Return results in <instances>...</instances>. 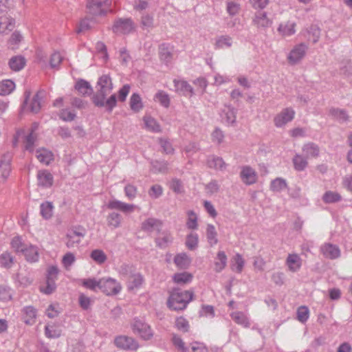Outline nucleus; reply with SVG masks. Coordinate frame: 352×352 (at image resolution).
<instances>
[{"mask_svg": "<svg viewBox=\"0 0 352 352\" xmlns=\"http://www.w3.org/2000/svg\"><path fill=\"white\" fill-rule=\"evenodd\" d=\"M159 54L160 59L166 63L169 62L172 58V53L169 50L168 47L164 43L160 46Z\"/></svg>", "mask_w": 352, "mask_h": 352, "instance_id": "43", "label": "nucleus"}, {"mask_svg": "<svg viewBox=\"0 0 352 352\" xmlns=\"http://www.w3.org/2000/svg\"><path fill=\"white\" fill-rule=\"evenodd\" d=\"M122 289L119 283L111 278H102L100 279V290L107 296L116 295Z\"/></svg>", "mask_w": 352, "mask_h": 352, "instance_id": "3", "label": "nucleus"}, {"mask_svg": "<svg viewBox=\"0 0 352 352\" xmlns=\"http://www.w3.org/2000/svg\"><path fill=\"white\" fill-rule=\"evenodd\" d=\"M188 221L186 222V226L189 229L195 230L197 228V217L196 214L192 210L188 212Z\"/></svg>", "mask_w": 352, "mask_h": 352, "instance_id": "50", "label": "nucleus"}, {"mask_svg": "<svg viewBox=\"0 0 352 352\" xmlns=\"http://www.w3.org/2000/svg\"><path fill=\"white\" fill-rule=\"evenodd\" d=\"M45 333L47 338H57L60 336L61 330L54 324H48L45 326Z\"/></svg>", "mask_w": 352, "mask_h": 352, "instance_id": "41", "label": "nucleus"}, {"mask_svg": "<svg viewBox=\"0 0 352 352\" xmlns=\"http://www.w3.org/2000/svg\"><path fill=\"white\" fill-rule=\"evenodd\" d=\"M194 293L192 291L182 290L175 288L172 290L168 299V307L173 310L184 309L187 305L192 300Z\"/></svg>", "mask_w": 352, "mask_h": 352, "instance_id": "2", "label": "nucleus"}, {"mask_svg": "<svg viewBox=\"0 0 352 352\" xmlns=\"http://www.w3.org/2000/svg\"><path fill=\"white\" fill-rule=\"evenodd\" d=\"M240 10V5L233 1L227 3V12L230 16L236 15Z\"/></svg>", "mask_w": 352, "mask_h": 352, "instance_id": "62", "label": "nucleus"}, {"mask_svg": "<svg viewBox=\"0 0 352 352\" xmlns=\"http://www.w3.org/2000/svg\"><path fill=\"white\" fill-rule=\"evenodd\" d=\"M309 318V309L305 306L300 307L297 310V318L301 322H305Z\"/></svg>", "mask_w": 352, "mask_h": 352, "instance_id": "57", "label": "nucleus"}, {"mask_svg": "<svg viewBox=\"0 0 352 352\" xmlns=\"http://www.w3.org/2000/svg\"><path fill=\"white\" fill-rule=\"evenodd\" d=\"M240 177L246 185H252L256 183L257 180L256 173L252 168L248 166L242 168Z\"/></svg>", "mask_w": 352, "mask_h": 352, "instance_id": "10", "label": "nucleus"}, {"mask_svg": "<svg viewBox=\"0 0 352 352\" xmlns=\"http://www.w3.org/2000/svg\"><path fill=\"white\" fill-rule=\"evenodd\" d=\"M76 89L83 96H90L93 94V88L89 82L80 79L76 83Z\"/></svg>", "mask_w": 352, "mask_h": 352, "instance_id": "19", "label": "nucleus"}, {"mask_svg": "<svg viewBox=\"0 0 352 352\" xmlns=\"http://www.w3.org/2000/svg\"><path fill=\"white\" fill-rule=\"evenodd\" d=\"M46 91L43 89L38 90L34 96L30 106L32 113H37L41 108V100L45 96Z\"/></svg>", "mask_w": 352, "mask_h": 352, "instance_id": "16", "label": "nucleus"}, {"mask_svg": "<svg viewBox=\"0 0 352 352\" xmlns=\"http://www.w3.org/2000/svg\"><path fill=\"white\" fill-rule=\"evenodd\" d=\"M53 204L50 201H45L40 206V213L45 219H50L53 215Z\"/></svg>", "mask_w": 352, "mask_h": 352, "instance_id": "28", "label": "nucleus"}, {"mask_svg": "<svg viewBox=\"0 0 352 352\" xmlns=\"http://www.w3.org/2000/svg\"><path fill=\"white\" fill-rule=\"evenodd\" d=\"M162 221L155 218H148L142 223V230L144 232H151L156 230L160 232L162 228Z\"/></svg>", "mask_w": 352, "mask_h": 352, "instance_id": "13", "label": "nucleus"}, {"mask_svg": "<svg viewBox=\"0 0 352 352\" xmlns=\"http://www.w3.org/2000/svg\"><path fill=\"white\" fill-rule=\"evenodd\" d=\"M107 208L111 210H118L124 213H129L134 211L135 206L113 199L109 201Z\"/></svg>", "mask_w": 352, "mask_h": 352, "instance_id": "11", "label": "nucleus"}, {"mask_svg": "<svg viewBox=\"0 0 352 352\" xmlns=\"http://www.w3.org/2000/svg\"><path fill=\"white\" fill-rule=\"evenodd\" d=\"M235 264L232 266V270H235L238 273H241L243 270L245 261L242 256L239 254H236L234 257Z\"/></svg>", "mask_w": 352, "mask_h": 352, "instance_id": "56", "label": "nucleus"}, {"mask_svg": "<svg viewBox=\"0 0 352 352\" xmlns=\"http://www.w3.org/2000/svg\"><path fill=\"white\" fill-rule=\"evenodd\" d=\"M253 21L258 28H267L271 24V21L267 17L265 12H257Z\"/></svg>", "mask_w": 352, "mask_h": 352, "instance_id": "27", "label": "nucleus"}, {"mask_svg": "<svg viewBox=\"0 0 352 352\" xmlns=\"http://www.w3.org/2000/svg\"><path fill=\"white\" fill-rule=\"evenodd\" d=\"M159 144L166 154H173L174 153V148H173L171 143L167 140L160 138Z\"/></svg>", "mask_w": 352, "mask_h": 352, "instance_id": "59", "label": "nucleus"}, {"mask_svg": "<svg viewBox=\"0 0 352 352\" xmlns=\"http://www.w3.org/2000/svg\"><path fill=\"white\" fill-rule=\"evenodd\" d=\"M175 326L178 330L184 333L188 332L190 327L188 320L183 317H179L176 319Z\"/></svg>", "mask_w": 352, "mask_h": 352, "instance_id": "52", "label": "nucleus"}, {"mask_svg": "<svg viewBox=\"0 0 352 352\" xmlns=\"http://www.w3.org/2000/svg\"><path fill=\"white\" fill-rule=\"evenodd\" d=\"M308 33L309 36L312 37L311 39L314 43H316L318 41L320 36V29L318 25H311L308 30Z\"/></svg>", "mask_w": 352, "mask_h": 352, "instance_id": "53", "label": "nucleus"}, {"mask_svg": "<svg viewBox=\"0 0 352 352\" xmlns=\"http://www.w3.org/2000/svg\"><path fill=\"white\" fill-rule=\"evenodd\" d=\"M329 115L339 122H345L349 120L347 111L342 109L331 107L329 111Z\"/></svg>", "mask_w": 352, "mask_h": 352, "instance_id": "17", "label": "nucleus"}, {"mask_svg": "<svg viewBox=\"0 0 352 352\" xmlns=\"http://www.w3.org/2000/svg\"><path fill=\"white\" fill-rule=\"evenodd\" d=\"M127 287L129 291L139 288L144 282V278L140 273H134L129 277Z\"/></svg>", "mask_w": 352, "mask_h": 352, "instance_id": "21", "label": "nucleus"}, {"mask_svg": "<svg viewBox=\"0 0 352 352\" xmlns=\"http://www.w3.org/2000/svg\"><path fill=\"white\" fill-rule=\"evenodd\" d=\"M76 116V113L65 109H62L59 114L60 118L66 122L74 120Z\"/></svg>", "mask_w": 352, "mask_h": 352, "instance_id": "60", "label": "nucleus"}, {"mask_svg": "<svg viewBox=\"0 0 352 352\" xmlns=\"http://www.w3.org/2000/svg\"><path fill=\"white\" fill-rule=\"evenodd\" d=\"M107 221L109 227L117 228L120 226L122 217L120 214L113 212L109 214Z\"/></svg>", "mask_w": 352, "mask_h": 352, "instance_id": "38", "label": "nucleus"}, {"mask_svg": "<svg viewBox=\"0 0 352 352\" xmlns=\"http://www.w3.org/2000/svg\"><path fill=\"white\" fill-rule=\"evenodd\" d=\"M115 345L122 349L135 351L138 349L139 344L131 337L120 336L114 340Z\"/></svg>", "mask_w": 352, "mask_h": 352, "instance_id": "7", "label": "nucleus"}, {"mask_svg": "<svg viewBox=\"0 0 352 352\" xmlns=\"http://www.w3.org/2000/svg\"><path fill=\"white\" fill-rule=\"evenodd\" d=\"M227 264V256L223 251H219L214 262L215 271L220 272L223 270Z\"/></svg>", "mask_w": 352, "mask_h": 352, "instance_id": "30", "label": "nucleus"}, {"mask_svg": "<svg viewBox=\"0 0 352 352\" xmlns=\"http://www.w3.org/2000/svg\"><path fill=\"white\" fill-rule=\"evenodd\" d=\"M25 259L29 262H36L38 260V248L36 246L30 245L22 252Z\"/></svg>", "mask_w": 352, "mask_h": 352, "instance_id": "22", "label": "nucleus"}, {"mask_svg": "<svg viewBox=\"0 0 352 352\" xmlns=\"http://www.w3.org/2000/svg\"><path fill=\"white\" fill-rule=\"evenodd\" d=\"M36 316V309L33 307L29 306L23 309V320L25 324H32L34 323Z\"/></svg>", "mask_w": 352, "mask_h": 352, "instance_id": "29", "label": "nucleus"}, {"mask_svg": "<svg viewBox=\"0 0 352 352\" xmlns=\"http://www.w3.org/2000/svg\"><path fill=\"white\" fill-rule=\"evenodd\" d=\"M11 245L12 248L16 252H21L24 250V249L27 247V245L24 244L21 241V239L20 236H15L13 238L11 242Z\"/></svg>", "mask_w": 352, "mask_h": 352, "instance_id": "54", "label": "nucleus"}, {"mask_svg": "<svg viewBox=\"0 0 352 352\" xmlns=\"http://www.w3.org/2000/svg\"><path fill=\"white\" fill-rule=\"evenodd\" d=\"M175 265L181 269H186L190 263V259L185 253L177 254L174 258Z\"/></svg>", "mask_w": 352, "mask_h": 352, "instance_id": "33", "label": "nucleus"}, {"mask_svg": "<svg viewBox=\"0 0 352 352\" xmlns=\"http://www.w3.org/2000/svg\"><path fill=\"white\" fill-rule=\"evenodd\" d=\"M96 87V92L91 97L93 104L97 107H104L107 111L111 113L117 104V97L114 94L107 98L113 87L110 76L107 74L101 76L98 78Z\"/></svg>", "mask_w": 352, "mask_h": 352, "instance_id": "1", "label": "nucleus"}, {"mask_svg": "<svg viewBox=\"0 0 352 352\" xmlns=\"http://www.w3.org/2000/svg\"><path fill=\"white\" fill-rule=\"evenodd\" d=\"M155 98L157 99L160 102V104L162 106H164V107H169L170 98H169L168 95L166 92H164L163 91H158L155 94Z\"/></svg>", "mask_w": 352, "mask_h": 352, "instance_id": "49", "label": "nucleus"}, {"mask_svg": "<svg viewBox=\"0 0 352 352\" xmlns=\"http://www.w3.org/2000/svg\"><path fill=\"white\" fill-rule=\"evenodd\" d=\"M12 155L8 152L3 155L0 161V182H4L11 171V160Z\"/></svg>", "mask_w": 352, "mask_h": 352, "instance_id": "6", "label": "nucleus"}, {"mask_svg": "<svg viewBox=\"0 0 352 352\" xmlns=\"http://www.w3.org/2000/svg\"><path fill=\"white\" fill-rule=\"evenodd\" d=\"M37 179L38 185L43 187L49 188L53 184V176L46 170L38 171Z\"/></svg>", "mask_w": 352, "mask_h": 352, "instance_id": "15", "label": "nucleus"}, {"mask_svg": "<svg viewBox=\"0 0 352 352\" xmlns=\"http://www.w3.org/2000/svg\"><path fill=\"white\" fill-rule=\"evenodd\" d=\"M298 256L296 254H289L287 258V263L290 270L295 272L300 268L298 263Z\"/></svg>", "mask_w": 352, "mask_h": 352, "instance_id": "48", "label": "nucleus"}, {"mask_svg": "<svg viewBox=\"0 0 352 352\" xmlns=\"http://www.w3.org/2000/svg\"><path fill=\"white\" fill-rule=\"evenodd\" d=\"M287 187L286 181L280 177L276 178L272 180L270 184V189L274 192H280L287 188Z\"/></svg>", "mask_w": 352, "mask_h": 352, "instance_id": "39", "label": "nucleus"}, {"mask_svg": "<svg viewBox=\"0 0 352 352\" xmlns=\"http://www.w3.org/2000/svg\"><path fill=\"white\" fill-rule=\"evenodd\" d=\"M342 197L338 192L333 191H327L322 196V201L325 204H333L341 200Z\"/></svg>", "mask_w": 352, "mask_h": 352, "instance_id": "37", "label": "nucleus"}, {"mask_svg": "<svg viewBox=\"0 0 352 352\" xmlns=\"http://www.w3.org/2000/svg\"><path fill=\"white\" fill-rule=\"evenodd\" d=\"M13 257L8 252H5L0 255V263L5 267H10L13 263Z\"/></svg>", "mask_w": 352, "mask_h": 352, "instance_id": "51", "label": "nucleus"}, {"mask_svg": "<svg viewBox=\"0 0 352 352\" xmlns=\"http://www.w3.org/2000/svg\"><path fill=\"white\" fill-rule=\"evenodd\" d=\"M82 285L89 289L96 292L97 288L100 289V279L98 280L96 278L83 279Z\"/></svg>", "mask_w": 352, "mask_h": 352, "instance_id": "46", "label": "nucleus"}, {"mask_svg": "<svg viewBox=\"0 0 352 352\" xmlns=\"http://www.w3.org/2000/svg\"><path fill=\"white\" fill-rule=\"evenodd\" d=\"M295 23L287 21L285 24H280L278 28V31L283 36H291L295 33Z\"/></svg>", "mask_w": 352, "mask_h": 352, "instance_id": "32", "label": "nucleus"}, {"mask_svg": "<svg viewBox=\"0 0 352 352\" xmlns=\"http://www.w3.org/2000/svg\"><path fill=\"white\" fill-rule=\"evenodd\" d=\"M134 28L131 19H118L112 26V31L116 34H129Z\"/></svg>", "mask_w": 352, "mask_h": 352, "instance_id": "5", "label": "nucleus"}, {"mask_svg": "<svg viewBox=\"0 0 352 352\" xmlns=\"http://www.w3.org/2000/svg\"><path fill=\"white\" fill-rule=\"evenodd\" d=\"M131 327L134 333L140 336L143 340H148L153 336L151 327L141 320L135 319Z\"/></svg>", "mask_w": 352, "mask_h": 352, "instance_id": "4", "label": "nucleus"}, {"mask_svg": "<svg viewBox=\"0 0 352 352\" xmlns=\"http://www.w3.org/2000/svg\"><path fill=\"white\" fill-rule=\"evenodd\" d=\"M231 318L238 324L243 326L245 328H248L250 326L249 319L247 316L242 311H234L230 314Z\"/></svg>", "mask_w": 352, "mask_h": 352, "instance_id": "23", "label": "nucleus"}, {"mask_svg": "<svg viewBox=\"0 0 352 352\" xmlns=\"http://www.w3.org/2000/svg\"><path fill=\"white\" fill-rule=\"evenodd\" d=\"M36 158L41 163L49 164L53 160V154L46 149H38L36 151Z\"/></svg>", "mask_w": 352, "mask_h": 352, "instance_id": "31", "label": "nucleus"}, {"mask_svg": "<svg viewBox=\"0 0 352 352\" xmlns=\"http://www.w3.org/2000/svg\"><path fill=\"white\" fill-rule=\"evenodd\" d=\"M135 272V269L133 265L128 264H122L119 270V273L124 276L130 277Z\"/></svg>", "mask_w": 352, "mask_h": 352, "instance_id": "58", "label": "nucleus"}, {"mask_svg": "<svg viewBox=\"0 0 352 352\" xmlns=\"http://www.w3.org/2000/svg\"><path fill=\"white\" fill-rule=\"evenodd\" d=\"M144 121L147 129L153 132H160L161 131L160 124L151 117H144Z\"/></svg>", "mask_w": 352, "mask_h": 352, "instance_id": "44", "label": "nucleus"}, {"mask_svg": "<svg viewBox=\"0 0 352 352\" xmlns=\"http://www.w3.org/2000/svg\"><path fill=\"white\" fill-rule=\"evenodd\" d=\"M173 343L182 352H186L187 348L185 346V344L182 339L177 335L173 336Z\"/></svg>", "mask_w": 352, "mask_h": 352, "instance_id": "61", "label": "nucleus"}, {"mask_svg": "<svg viewBox=\"0 0 352 352\" xmlns=\"http://www.w3.org/2000/svg\"><path fill=\"white\" fill-rule=\"evenodd\" d=\"M130 108L135 112L138 113L143 109V103L140 95L137 93H134L130 98Z\"/></svg>", "mask_w": 352, "mask_h": 352, "instance_id": "26", "label": "nucleus"}, {"mask_svg": "<svg viewBox=\"0 0 352 352\" xmlns=\"http://www.w3.org/2000/svg\"><path fill=\"white\" fill-rule=\"evenodd\" d=\"M215 45L217 48L229 47L232 45V38L229 36H221L217 39Z\"/></svg>", "mask_w": 352, "mask_h": 352, "instance_id": "55", "label": "nucleus"}, {"mask_svg": "<svg viewBox=\"0 0 352 352\" xmlns=\"http://www.w3.org/2000/svg\"><path fill=\"white\" fill-rule=\"evenodd\" d=\"M307 48L302 43L296 45L288 56L289 62L292 65L298 63L305 56Z\"/></svg>", "mask_w": 352, "mask_h": 352, "instance_id": "8", "label": "nucleus"}, {"mask_svg": "<svg viewBox=\"0 0 352 352\" xmlns=\"http://www.w3.org/2000/svg\"><path fill=\"white\" fill-rule=\"evenodd\" d=\"M173 238L168 233H163L162 236L155 239L157 246L160 248H166L172 242Z\"/></svg>", "mask_w": 352, "mask_h": 352, "instance_id": "42", "label": "nucleus"}, {"mask_svg": "<svg viewBox=\"0 0 352 352\" xmlns=\"http://www.w3.org/2000/svg\"><path fill=\"white\" fill-rule=\"evenodd\" d=\"M90 257L99 265L104 263L107 259L104 252L99 249L94 250L91 252Z\"/></svg>", "mask_w": 352, "mask_h": 352, "instance_id": "40", "label": "nucleus"}, {"mask_svg": "<svg viewBox=\"0 0 352 352\" xmlns=\"http://www.w3.org/2000/svg\"><path fill=\"white\" fill-rule=\"evenodd\" d=\"M192 279V274L187 272L176 273L173 276L174 282L179 285L188 283L191 282Z\"/></svg>", "mask_w": 352, "mask_h": 352, "instance_id": "34", "label": "nucleus"}, {"mask_svg": "<svg viewBox=\"0 0 352 352\" xmlns=\"http://www.w3.org/2000/svg\"><path fill=\"white\" fill-rule=\"evenodd\" d=\"M124 192L129 199L132 200L136 197L137 188L131 184H127L124 188Z\"/></svg>", "mask_w": 352, "mask_h": 352, "instance_id": "64", "label": "nucleus"}, {"mask_svg": "<svg viewBox=\"0 0 352 352\" xmlns=\"http://www.w3.org/2000/svg\"><path fill=\"white\" fill-rule=\"evenodd\" d=\"M63 60V57L59 52H54L50 57V64L52 68L59 65Z\"/></svg>", "mask_w": 352, "mask_h": 352, "instance_id": "63", "label": "nucleus"}, {"mask_svg": "<svg viewBox=\"0 0 352 352\" xmlns=\"http://www.w3.org/2000/svg\"><path fill=\"white\" fill-rule=\"evenodd\" d=\"M89 12L92 15H105L108 10L102 8V3L99 0H89L87 5Z\"/></svg>", "mask_w": 352, "mask_h": 352, "instance_id": "14", "label": "nucleus"}, {"mask_svg": "<svg viewBox=\"0 0 352 352\" xmlns=\"http://www.w3.org/2000/svg\"><path fill=\"white\" fill-rule=\"evenodd\" d=\"M292 162L295 170L298 171L304 170L308 165L307 158L300 154H296L292 159Z\"/></svg>", "mask_w": 352, "mask_h": 352, "instance_id": "24", "label": "nucleus"}, {"mask_svg": "<svg viewBox=\"0 0 352 352\" xmlns=\"http://www.w3.org/2000/svg\"><path fill=\"white\" fill-rule=\"evenodd\" d=\"M302 151L307 159L309 157H317L320 153L319 146L313 142L304 144Z\"/></svg>", "mask_w": 352, "mask_h": 352, "instance_id": "18", "label": "nucleus"}, {"mask_svg": "<svg viewBox=\"0 0 352 352\" xmlns=\"http://www.w3.org/2000/svg\"><path fill=\"white\" fill-rule=\"evenodd\" d=\"M25 58L22 56H15L9 60V66L13 71L18 72L21 70L25 65Z\"/></svg>", "mask_w": 352, "mask_h": 352, "instance_id": "20", "label": "nucleus"}, {"mask_svg": "<svg viewBox=\"0 0 352 352\" xmlns=\"http://www.w3.org/2000/svg\"><path fill=\"white\" fill-rule=\"evenodd\" d=\"M295 112L292 108H286L278 114L274 119V124L277 127H281L287 122L292 121Z\"/></svg>", "mask_w": 352, "mask_h": 352, "instance_id": "9", "label": "nucleus"}, {"mask_svg": "<svg viewBox=\"0 0 352 352\" xmlns=\"http://www.w3.org/2000/svg\"><path fill=\"white\" fill-rule=\"evenodd\" d=\"M206 236L208 242L210 246H213L218 243L217 232L213 225L208 224L206 228Z\"/></svg>", "mask_w": 352, "mask_h": 352, "instance_id": "35", "label": "nucleus"}, {"mask_svg": "<svg viewBox=\"0 0 352 352\" xmlns=\"http://www.w3.org/2000/svg\"><path fill=\"white\" fill-rule=\"evenodd\" d=\"M186 245L188 249L193 250L198 245V235L196 233H190L186 236Z\"/></svg>", "mask_w": 352, "mask_h": 352, "instance_id": "45", "label": "nucleus"}, {"mask_svg": "<svg viewBox=\"0 0 352 352\" xmlns=\"http://www.w3.org/2000/svg\"><path fill=\"white\" fill-rule=\"evenodd\" d=\"M207 164L209 168L220 170H224L226 166L223 159L217 156L209 157L207 161Z\"/></svg>", "mask_w": 352, "mask_h": 352, "instance_id": "25", "label": "nucleus"}, {"mask_svg": "<svg viewBox=\"0 0 352 352\" xmlns=\"http://www.w3.org/2000/svg\"><path fill=\"white\" fill-rule=\"evenodd\" d=\"M320 250L324 256L329 259H336L340 256V250L336 245L324 243Z\"/></svg>", "mask_w": 352, "mask_h": 352, "instance_id": "12", "label": "nucleus"}, {"mask_svg": "<svg viewBox=\"0 0 352 352\" xmlns=\"http://www.w3.org/2000/svg\"><path fill=\"white\" fill-rule=\"evenodd\" d=\"M36 140V135L33 134L32 132H30L28 135L25 137V150L28 151L30 153H32L34 151V142Z\"/></svg>", "mask_w": 352, "mask_h": 352, "instance_id": "47", "label": "nucleus"}, {"mask_svg": "<svg viewBox=\"0 0 352 352\" xmlns=\"http://www.w3.org/2000/svg\"><path fill=\"white\" fill-rule=\"evenodd\" d=\"M14 82L10 80H3L0 82V95L10 94L14 89Z\"/></svg>", "mask_w": 352, "mask_h": 352, "instance_id": "36", "label": "nucleus"}]
</instances>
